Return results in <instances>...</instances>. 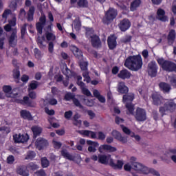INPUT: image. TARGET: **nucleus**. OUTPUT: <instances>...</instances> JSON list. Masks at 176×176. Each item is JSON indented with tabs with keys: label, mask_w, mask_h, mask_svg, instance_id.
I'll list each match as a JSON object with an SVG mask.
<instances>
[{
	"label": "nucleus",
	"mask_w": 176,
	"mask_h": 176,
	"mask_svg": "<svg viewBox=\"0 0 176 176\" xmlns=\"http://www.w3.org/2000/svg\"><path fill=\"white\" fill-rule=\"evenodd\" d=\"M143 65L142 56L140 54L128 56L124 63L126 68H128V69L135 72L142 69Z\"/></svg>",
	"instance_id": "f257e3e1"
},
{
	"label": "nucleus",
	"mask_w": 176,
	"mask_h": 176,
	"mask_svg": "<svg viewBox=\"0 0 176 176\" xmlns=\"http://www.w3.org/2000/svg\"><path fill=\"white\" fill-rule=\"evenodd\" d=\"M98 162L101 164H109L113 170H122L123 168V164L124 163L120 160H117V164L113 162V159L111 158V155H99Z\"/></svg>",
	"instance_id": "f03ea898"
},
{
	"label": "nucleus",
	"mask_w": 176,
	"mask_h": 176,
	"mask_svg": "<svg viewBox=\"0 0 176 176\" xmlns=\"http://www.w3.org/2000/svg\"><path fill=\"white\" fill-rule=\"evenodd\" d=\"M132 167L135 171H138L140 174H144L148 175V174H152L155 176H160V173L153 168H148V167L142 165L141 163L134 162L132 164Z\"/></svg>",
	"instance_id": "7ed1b4c3"
},
{
	"label": "nucleus",
	"mask_w": 176,
	"mask_h": 176,
	"mask_svg": "<svg viewBox=\"0 0 176 176\" xmlns=\"http://www.w3.org/2000/svg\"><path fill=\"white\" fill-rule=\"evenodd\" d=\"M157 63L166 72H176V64L174 62L159 58L157 59Z\"/></svg>",
	"instance_id": "20e7f679"
},
{
	"label": "nucleus",
	"mask_w": 176,
	"mask_h": 176,
	"mask_svg": "<svg viewBox=\"0 0 176 176\" xmlns=\"http://www.w3.org/2000/svg\"><path fill=\"white\" fill-rule=\"evenodd\" d=\"M118 16V10L113 8H109V10L106 12L104 17L102 19L103 24H107L109 25L114 19H116Z\"/></svg>",
	"instance_id": "39448f33"
},
{
	"label": "nucleus",
	"mask_w": 176,
	"mask_h": 176,
	"mask_svg": "<svg viewBox=\"0 0 176 176\" xmlns=\"http://www.w3.org/2000/svg\"><path fill=\"white\" fill-rule=\"evenodd\" d=\"M157 69H159V67H157L156 61L151 60L148 64L147 72L151 78H155V76H157Z\"/></svg>",
	"instance_id": "423d86ee"
},
{
	"label": "nucleus",
	"mask_w": 176,
	"mask_h": 176,
	"mask_svg": "<svg viewBox=\"0 0 176 176\" xmlns=\"http://www.w3.org/2000/svg\"><path fill=\"white\" fill-rule=\"evenodd\" d=\"M135 118L137 122H145L146 120V110L138 107L135 111Z\"/></svg>",
	"instance_id": "0eeeda50"
},
{
	"label": "nucleus",
	"mask_w": 176,
	"mask_h": 176,
	"mask_svg": "<svg viewBox=\"0 0 176 176\" xmlns=\"http://www.w3.org/2000/svg\"><path fill=\"white\" fill-rule=\"evenodd\" d=\"M118 27L122 32H126V31L129 30L130 27H131V22L129 19L124 18V19L120 21Z\"/></svg>",
	"instance_id": "6e6552de"
},
{
	"label": "nucleus",
	"mask_w": 176,
	"mask_h": 176,
	"mask_svg": "<svg viewBox=\"0 0 176 176\" xmlns=\"http://www.w3.org/2000/svg\"><path fill=\"white\" fill-rule=\"evenodd\" d=\"M35 146L38 151H42L49 146V142L43 138H38L35 142Z\"/></svg>",
	"instance_id": "1a4fd4ad"
},
{
	"label": "nucleus",
	"mask_w": 176,
	"mask_h": 176,
	"mask_svg": "<svg viewBox=\"0 0 176 176\" xmlns=\"http://www.w3.org/2000/svg\"><path fill=\"white\" fill-rule=\"evenodd\" d=\"M13 139L15 144H24V142H27L30 140V136H28V134L21 135L19 133V135H14Z\"/></svg>",
	"instance_id": "9d476101"
},
{
	"label": "nucleus",
	"mask_w": 176,
	"mask_h": 176,
	"mask_svg": "<svg viewBox=\"0 0 176 176\" xmlns=\"http://www.w3.org/2000/svg\"><path fill=\"white\" fill-rule=\"evenodd\" d=\"M91 43L95 49H100L102 46L101 39L97 34H93L91 36Z\"/></svg>",
	"instance_id": "9b49d317"
},
{
	"label": "nucleus",
	"mask_w": 176,
	"mask_h": 176,
	"mask_svg": "<svg viewBox=\"0 0 176 176\" xmlns=\"http://www.w3.org/2000/svg\"><path fill=\"white\" fill-rule=\"evenodd\" d=\"M111 135H113V137H114L115 140H117V141L122 142V144H127V138H126L125 136H122L120 132L116 130H113V131L111 132Z\"/></svg>",
	"instance_id": "f8f14e48"
},
{
	"label": "nucleus",
	"mask_w": 176,
	"mask_h": 176,
	"mask_svg": "<svg viewBox=\"0 0 176 176\" xmlns=\"http://www.w3.org/2000/svg\"><path fill=\"white\" fill-rule=\"evenodd\" d=\"M116 36L115 35H111L107 38V45L110 50H114L118 46V42L116 41Z\"/></svg>",
	"instance_id": "ddd939ff"
},
{
	"label": "nucleus",
	"mask_w": 176,
	"mask_h": 176,
	"mask_svg": "<svg viewBox=\"0 0 176 176\" xmlns=\"http://www.w3.org/2000/svg\"><path fill=\"white\" fill-rule=\"evenodd\" d=\"M8 43L11 47H14L17 45V31H14L11 33L8 38Z\"/></svg>",
	"instance_id": "4468645a"
},
{
	"label": "nucleus",
	"mask_w": 176,
	"mask_h": 176,
	"mask_svg": "<svg viewBox=\"0 0 176 176\" xmlns=\"http://www.w3.org/2000/svg\"><path fill=\"white\" fill-rule=\"evenodd\" d=\"M117 91L120 94H127L129 93V87L126 85V83L123 81L118 82Z\"/></svg>",
	"instance_id": "2eb2a0df"
},
{
	"label": "nucleus",
	"mask_w": 176,
	"mask_h": 176,
	"mask_svg": "<svg viewBox=\"0 0 176 176\" xmlns=\"http://www.w3.org/2000/svg\"><path fill=\"white\" fill-rule=\"evenodd\" d=\"M16 174L21 176H30V170L24 165L19 166L16 168Z\"/></svg>",
	"instance_id": "dca6fc26"
},
{
	"label": "nucleus",
	"mask_w": 176,
	"mask_h": 176,
	"mask_svg": "<svg viewBox=\"0 0 176 176\" xmlns=\"http://www.w3.org/2000/svg\"><path fill=\"white\" fill-rule=\"evenodd\" d=\"M118 78L122 80L130 79V78H131V72L126 69H123L122 70L120 71L119 74H118Z\"/></svg>",
	"instance_id": "f3484780"
},
{
	"label": "nucleus",
	"mask_w": 176,
	"mask_h": 176,
	"mask_svg": "<svg viewBox=\"0 0 176 176\" xmlns=\"http://www.w3.org/2000/svg\"><path fill=\"white\" fill-rule=\"evenodd\" d=\"M60 155L64 159H66L67 160H70L71 162H74L75 160V157L71 155L67 148H63L60 151Z\"/></svg>",
	"instance_id": "a211bd4d"
},
{
	"label": "nucleus",
	"mask_w": 176,
	"mask_h": 176,
	"mask_svg": "<svg viewBox=\"0 0 176 176\" xmlns=\"http://www.w3.org/2000/svg\"><path fill=\"white\" fill-rule=\"evenodd\" d=\"M70 50L72 52L73 54H74L75 57H76V58L79 59L83 57V52H82V50H79L78 47L72 45L70 47Z\"/></svg>",
	"instance_id": "6ab92c4d"
},
{
	"label": "nucleus",
	"mask_w": 176,
	"mask_h": 176,
	"mask_svg": "<svg viewBox=\"0 0 176 176\" xmlns=\"http://www.w3.org/2000/svg\"><path fill=\"white\" fill-rule=\"evenodd\" d=\"M164 107L166 111L173 112L176 109V104L174 102L173 100H169L164 103Z\"/></svg>",
	"instance_id": "aec40b11"
},
{
	"label": "nucleus",
	"mask_w": 176,
	"mask_h": 176,
	"mask_svg": "<svg viewBox=\"0 0 176 176\" xmlns=\"http://www.w3.org/2000/svg\"><path fill=\"white\" fill-rule=\"evenodd\" d=\"M153 105H162V101H163V97L157 94H153L152 96Z\"/></svg>",
	"instance_id": "412c9836"
},
{
	"label": "nucleus",
	"mask_w": 176,
	"mask_h": 176,
	"mask_svg": "<svg viewBox=\"0 0 176 176\" xmlns=\"http://www.w3.org/2000/svg\"><path fill=\"white\" fill-rule=\"evenodd\" d=\"M166 14V11L162 8H159L157 11V19L158 20H160V21L166 22L167 21V16Z\"/></svg>",
	"instance_id": "4be33fe9"
},
{
	"label": "nucleus",
	"mask_w": 176,
	"mask_h": 176,
	"mask_svg": "<svg viewBox=\"0 0 176 176\" xmlns=\"http://www.w3.org/2000/svg\"><path fill=\"white\" fill-rule=\"evenodd\" d=\"M17 104H21V105H28V107H34L32 105V101L30 100V98L28 96H24L23 100L18 99L16 100Z\"/></svg>",
	"instance_id": "5701e85b"
},
{
	"label": "nucleus",
	"mask_w": 176,
	"mask_h": 176,
	"mask_svg": "<svg viewBox=\"0 0 176 176\" xmlns=\"http://www.w3.org/2000/svg\"><path fill=\"white\" fill-rule=\"evenodd\" d=\"M21 118L22 119H25V120H32L34 118H32V115L31 114V112L28 110H21L20 111Z\"/></svg>",
	"instance_id": "b1692460"
},
{
	"label": "nucleus",
	"mask_w": 176,
	"mask_h": 176,
	"mask_svg": "<svg viewBox=\"0 0 176 176\" xmlns=\"http://www.w3.org/2000/svg\"><path fill=\"white\" fill-rule=\"evenodd\" d=\"M134 98H135V97L133 93H127L123 95L122 102L124 103L133 102V101H134Z\"/></svg>",
	"instance_id": "393cba45"
},
{
	"label": "nucleus",
	"mask_w": 176,
	"mask_h": 176,
	"mask_svg": "<svg viewBox=\"0 0 176 176\" xmlns=\"http://www.w3.org/2000/svg\"><path fill=\"white\" fill-rule=\"evenodd\" d=\"M161 91H163V93H170V90H171V86L170 84L161 82L158 85Z\"/></svg>",
	"instance_id": "a878e982"
},
{
	"label": "nucleus",
	"mask_w": 176,
	"mask_h": 176,
	"mask_svg": "<svg viewBox=\"0 0 176 176\" xmlns=\"http://www.w3.org/2000/svg\"><path fill=\"white\" fill-rule=\"evenodd\" d=\"M87 145H90L88 147V151L89 152H92L93 153L97 151L96 148L98 146V145H100L97 142H94L91 140H87Z\"/></svg>",
	"instance_id": "bb28decb"
},
{
	"label": "nucleus",
	"mask_w": 176,
	"mask_h": 176,
	"mask_svg": "<svg viewBox=\"0 0 176 176\" xmlns=\"http://www.w3.org/2000/svg\"><path fill=\"white\" fill-rule=\"evenodd\" d=\"M102 150L103 151H109V152H116L117 148H116V147H113L111 145L103 144L99 147V152H102Z\"/></svg>",
	"instance_id": "cd10ccee"
},
{
	"label": "nucleus",
	"mask_w": 176,
	"mask_h": 176,
	"mask_svg": "<svg viewBox=\"0 0 176 176\" xmlns=\"http://www.w3.org/2000/svg\"><path fill=\"white\" fill-rule=\"evenodd\" d=\"M141 3H142V1L141 0H134L131 3L130 6V10L131 12H135L137 10L138 8H140L141 6Z\"/></svg>",
	"instance_id": "c85d7f7f"
},
{
	"label": "nucleus",
	"mask_w": 176,
	"mask_h": 176,
	"mask_svg": "<svg viewBox=\"0 0 176 176\" xmlns=\"http://www.w3.org/2000/svg\"><path fill=\"white\" fill-rule=\"evenodd\" d=\"M175 36H176L175 30H170L167 36L168 43H170V45H173L174 42H175Z\"/></svg>",
	"instance_id": "c756f323"
},
{
	"label": "nucleus",
	"mask_w": 176,
	"mask_h": 176,
	"mask_svg": "<svg viewBox=\"0 0 176 176\" xmlns=\"http://www.w3.org/2000/svg\"><path fill=\"white\" fill-rule=\"evenodd\" d=\"M32 131L33 133V138L35 140L42 133V128L38 127V126H34L32 127Z\"/></svg>",
	"instance_id": "7c9ffc66"
},
{
	"label": "nucleus",
	"mask_w": 176,
	"mask_h": 176,
	"mask_svg": "<svg viewBox=\"0 0 176 176\" xmlns=\"http://www.w3.org/2000/svg\"><path fill=\"white\" fill-rule=\"evenodd\" d=\"M45 41H46V38H45V37L43 36H38L37 37L36 42H37V45L40 49L44 50L46 48V45L45 44H43Z\"/></svg>",
	"instance_id": "2f4dec72"
},
{
	"label": "nucleus",
	"mask_w": 176,
	"mask_h": 176,
	"mask_svg": "<svg viewBox=\"0 0 176 176\" xmlns=\"http://www.w3.org/2000/svg\"><path fill=\"white\" fill-rule=\"evenodd\" d=\"M35 13V7L32 6H30L28 12V21H32L34 20V14Z\"/></svg>",
	"instance_id": "473e14b6"
},
{
	"label": "nucleus",
	"mask_w": 176,
	"mask_h": 176,
	"mask_svg": "<svg viewBox=\"0 0 176 176\" xmlns=\"http://www.w3.org/2000/svg\"><path fill=\"white\" fill-rule=\"evenodd\" d=\"M33 52L36 60H42V57H43V54H42V52L38 48H34L33 50Z\"/></svg>",
	"instance_id": "72a5a7b5"
},
{
	"label": "nucleus",
	"mask_w": 176,
	"mask_h": 176,
	"mask_svg": "<svg viewBox=\"0 0 176 176\" xmlns=\"http://www.w3.org/2000/svg\"><path fill=\"white\" fill-rule=\"evenodd\" d=\"M21 0H12L10 4V9H12V10H16L17 9V6L21 5Z\"/></svg>",
	"instance_id": "f704fd0d"
},
{
	"label": "nucleus",
	"mask_w": 176,
	"mask_h": 176,
	"mask_svg": "<svg viewBox=\"0 0 176 176\" xmlns=\"http://www.w3.org/2000/svg\"><path fill=\"white\" fill-rule=\"evenodd\" d=\"M125 107L131 115L134 114V104H133V102L125 103Z\"/></svg>",
	"instance_id": "c9c22d12"
},
{
	"label": "nucleus",
	"mask_w": 176,
	"mask_h": 176,
	"mask_svg": "<svg viewBox=\"0 0 176 176\" xmlns=\"http://www.w3.org/2000/svg\"><path fill=\"white\" fill-rule=\"evenodd\" d=\"M26 168H28V170H31L32 171H35V170H38V168H39V166L38 164H36V162H30L26 166Z\"/></svg>",
	"instance_id": "e433bc0d"
},
{
	"label": "nucleus",
	"mask_w": 176,
	"mask_h": 176,
	"mask_svg": "<svg viewBox=\"0 0 176 176\" xmlns=\"http://www.w3.org/2000/svg\"><path fill=\"white\" fill-rule=\"evenodd\" d=\"M35 156H36V153L34 151H30L27 153L25 160H32L35 159Z\"/></svg>",
	"instance_id": "4c0bfd02"
},
{
	"label": "nucleus",
	"mask_w": 176,
	"mask_h": 176,
	"mask_svg": "<svg viewBox=\"0 0 176 176\" xmlns=\"http://www.w3.org/2000/svg\"><path fill=\"white\" fill-rule=\"evenodd\" d=\"M41 166L43 168H47V166H50V162L46 157L41 158Z\"/></svg>",
	"instance_id": "58836bf2"
},
{
	"label": "nucleus",
	"mask_w": 176,
	"mask_h": 176,
	"mask_svg": "<svg viewBox=\"0 0 176 176\" xmlns=\"http://www.w3.org/2000/svg\"><path fill=\"white\" fill-rule=\"evenodd\" d=\"M45 28V25H43L42 23H39L38 22L36 23V31H37L38 34H39L40 35H42V34H43V28Z\"/></svg>",
	"instance_id": "ea45409f"
},
{
	"label": "nucleus",
	"mask_w": 176,
	"mask_h": 176,
	"mask_svg": "<svg viewBox=\"0 0 176 176\" xmlns=\"http://www.w3.org/2000/svg\"><path fill=\"white\" fill-rule=\"evenodd\" d=\"M3 35V29L0 26V49H3V45L5 42V37H2Z\"/></svg>",
	"instance_id": "a19ab883"
},
{
	"label": "nucleus",
	"mask_w": 176,
	"mask_h": 176,
	"mask_svg": "<svg viewBox=\"0 0 176 176\" xmlns=\"http://www.w3.org/2000/svg\"><path fill=\"white\" fill-rule=\"evenodd\" d=\"M77 5L78 8H87L89 6V1L87 0H78Z\"/></svg>",
	"instance_id": "79ce46f5"
},
{
	"label": "nucleus",
	"mask_w": 176,
	"mask_h": 176,
	"mask_svg": "<svg viewBox=\"0 0 176 176\" xmlns=\"http://www.w3.org/2000/svg\"><path fill=\"white\" fill-rule=\"evenodd\" d=\"M79 65L81 71H87V67H89V63L86 61H80L79 63Z\"/></svg>",
	"instance_id": "37998d69"
},
{
	"label": "nucleus",
	"mask_w": 176,
	"mask_h": 176,
	"mask_svg": "<svg viewBox=\"0 0 176 176\" xmlns=\"http://www.w3.org/2000/svg\"><path fill=\"white\" fill-rule=\"evenodd\" d=\"M47 41H56V35L52 32H47L45 33Z\"/></svg>",
	"instance_id": "c03bdc74"
},
{
	"label": "nucleus",
	"mask_w": 176,
	"mask_h": 176,
	"mask_svg": "<svg viewBox=\"0 0 176 176\" xmlns=\"http://www.w3.org/2000/svg\"><path fill=\"white\" fill-rule=\"evenodd\" d=\"M26 32H27V23H25L21 28V39H24V36H25Z\"/></svg>",
	"instance_id": "a18cd8bd"
},
{
	"label": "nucleus",
	"mask_w": 176,
	"mask_h": 176,
	"mask_svg": "<svg viewBox=\"0 0 176 176\" xmlns=\"http://www.w3.org/2000/svg\"><path fill=\"white\" fill-rule=\"evenodd\" d=\"M12 76L14 79H20V69L16 68L12 71Z\"/></svg>",
	"instance_id": "49530a36"
},
{
	"label": "nucleus",
	"mask_w": 176,
	"mask_h": 176,
	"mask_svg": "<svg viewBox=\"0 0 176 176\" xmlns=\"http://www.w3.org/2000/svg\"><path fill=\"white\" fill-rule=\"evenodd\" d=\"M73 102H74V105L76 107H78V108H80V109H85V107H83V105H82V104H80V102L76 98H74L73 99Z\"/></svg>",
	"instance_id": "de8ad7c7"
},
{
	"label": "nucleus",
	"mask_w": 176,
	"mask_h": 176,
	"mask_svg": "<svg viewBox=\"0 0 176 176\" xmlns=\"http://www.w3.org/2000/svg\"><path fill=\"white\" fill-rule=\"evenodd\" d=\"M82 23L80 22V20L76 21L74 23V30H76V31H80Z\"/></svg>",
	"instance_id": "09e8293b"
},
{
	"label": "nucleus",
	"mask_w": 176,
	"mask_h": 176,
	"mask_svg": "<svg viewBox=\"0 0 176 176\" xmlns=\"http://www.w3.org/2000/svg\"><path fill=\"white\" fill-rule=\"evenodd\" d=\"M78 133L81 135H84V137H90V133H91V131L81 130V131H78Z\"/></svg>",
	"instance_id": "8fccbe9b"
},
{
	"label": "nucleus",
	"mask_w": 176,
	"mask_h": 176,
	"mask_svg": "<svg viewBox=\"0 0 176 176\" xmlns=\"http://www.w3.org/2000/svg\"><path fill=\"white\" fill-rule=\"evenodd\" d=\"M52 144L54 145V149H60L61 148V146H63L62 142H57L56 140H53Z\"/></svg>",
	"instance_id": "3c124183"
},
{
	"label": "nucleus",
	"mask_w": 176,
	"mask_h": 176,
	"mask_svg": "<svg viewBox=\"0 0 176 176\" xmlns=\"http://www.w3.org/2000/svg\"><path fill=\"white\" fill-rule=\"evenodd\" d=\"M132 36L131 35H126L124 38L121 40L122 43H129L131 42Z\"/></svg>",
	"instance_id": "603ef678"
},
{
	"label": "nucleus",
	"mask_w": 176,
	"mask_h": 176,
	"mask_svg": "<svg viewBox=\"0 0 176 176\" xmlns=\"http://www.w3.org/2000/svg\"><path fill=\"white\" fill-rule=\"evenodd\" d=\"M38 81L33 80L29 85L30 89H31L32 90H35L38 88Z\"/></svg>",
	"instance_id": "864d4df0"
},
{
	"label": "nucleus",
	"mask_w": 176,
	"mask_h": 176,
	"mask_svg": "<svg viewBox=\"0 0 176 176\" xmlns=\"http://www.w3.org/2000/svg\"><path fill=\"white\" fill-rule=\"evenodd\" d=\"M72 115H74V113L72 111L69 110L65 112V118L67 119V120H71V118H72Z\"/></svg>",
	"instance_id": "5fc2aeb1"
},
{
	"label": "nucleus",
	"mask_w": 176,
	"mask_h": 176,
	"mask_svg": "<svg viewBox=\"0 0 176 176\" xmlns=\"http://www.w3.org/2000/svg\"><path fill=\"white\" fill-rule=\"evenodd\" d=\"M63 75L66 76V78H69L71 76V69H68V67H65V69L62 70Z\"/></svg>",
	"instance_id": "6e6d98bb"
},
{
	"label": "nucleus",
	"mask_w": 176,
	"mask_h": 176,
	"mask_svg": "<svg viewBox=\"0 0 176 176\" xmlns=\"http://www.w3.org/2000/svg\"><path fill=\"white\" fill-rule=\"evenodd\" d=\"M120 126L121 129H122L123 133H124L127 135H130V134H131V131L129 128H127V126H124V125L123 124H121Z\"/></svg>",
	"instance_id": "4d7b16f0"
},
{
	"label": "nucleus",
	"mask_w": 176,
	"mask_h": 176,
	"mask_svg": "<svg viewBox=\"0 0 176 176\" xmlns=\"http://www.w3.org/2000/svg\"><path fill=\"white\" fill-rule=\"evenodd\" d=\"M3 91L6 94H9L12 91V87L10 85L3 86Z\"/></svg>",
	"instance_id": "13d9d810"
},
{
	"label": "nucleus",
	"mask_w": 176,
	"mask_h": 176,
	"mask_svg": "<svg viewBox=\"0 0 176 176\" xmlns=\"http://www.w3.org/2000/svg\"><path fill=\"white\" fill-rule=\"evenodd\" d=\"M74 98L75 96L71 93H67L65 95V101H71V100H74Z\"/></svg>",
	"instance_id": "bf43d9fd"
},
{
	"label": "nucleus",
	"mask_w": 176,
	"mask_h": 176,
	"mask_svg": "<svg viewBox=\"0 0 176 176\" xmlns=\"http://www.w3.org/2000/svg\"><path fill=\"white\" fill-rule=\"evenodd\" d=\"M105 138H107V135L102 131L98 132V140L104 141Z\"/></svg>",
	"instance_id": "052dcab7"
},
{
	"label": "nucleus",
	"mask_w": 176,
	"mask_h": 176,
	"mask_svg": "<svg viewBox=\"0 0 176 176\" xmlns=\"http://www.w3.org/2000/svg\"><path fill=\"white\" fill-rule=\"evenodd\" d=\"M82 94H85V96H87V97H91V92H90V91L86 87L82 88Z\"/></svg>",
	"instance_id": "680f3d73"
},
{
	"label": "nucleus",
	"mask_w": 176,
	"mask_h": 176,
	"mask_svg": "<svg viewBox=\"0 0 176 176\" xmlns=\"http://www.w3.org/2000/svg\"><path fill=\"white\" fill-rule=\"evenodd\" d=\"M48 52L50 53H53L54 52V43L52 41H50L48 43Z\"/></svg>",
	"instance_id": "e2e57ef3"
},
{
	"label": "nucleus",
	"mask_w": 176,
	"mask_h": 176,
	"mask_svg": "<svg viewBox=\"0 0 176 176\" xmlns=\"http://www.w3.org/2000/svg\"><path fill=\"white\" fill-rule=\"evenodd\" d=\"M166 111H168V110L166 109V106H164V107H160L159 109V112L161 114V116H164V115H166Z\"/></svg>",
	"instance_id": "0e129e2a"
},
{
	"label": "nucleus",
	"mask_w": 176,
	"mask_h": 176,
	"mask_svg": "<svg viewBox=\"0 0 176 176\" xmlns=\"http://www.w3.org/2000/svg\"><path fill=\"white\" fill-rule=\"evenodd\" d=\"M12 14V10H9V9H7V10H6L4 12H3V14H2V17H3V19H8V16L9 15V14Z\"/></svg>",
	"instance_id": "69168bd1"
},
{
	"label": "nucleus",
	"mask_w": 176,
	"mask_h": 176,
	"mask_svg": "<svg viewBox=\"0 0 176 176\" xmlns=\"http://www.w3.org/2000/svg\"><path fill=\"white\" fill-rule=\"evenodd\" d=\"M169 82L170 85L173 86V87H176V77H174V76L169 77Z\"/></svg>",
	"instance_id": "338daca9"
},
{
	"label": "nucleus",
	"mask_w": 176,
	"mask_h": 176,
	"mask_svg": "<svg viewBox=\"0 0 176 176\" xmlns=\"http://www.w3.org/2000/svg\"><path fill=\"white\" fill-rule=\"evenodd\" d=\"M37 176H46V172L43 169H40L36 172Z\"/></svg>",
	"instance_id": "774afa93"
}]
</instances>
